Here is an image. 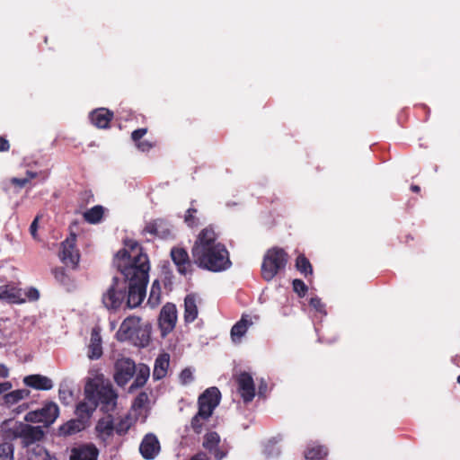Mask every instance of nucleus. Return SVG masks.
<instances>
[{
    "label": "nucleus",
    "mask_w": 460,
    "mask_h": 460,
    "mask_svg": "<svg viewBox=\"0 0 460 460\" xmlns=\"http://www.w3.org/2000/svg\"><path fill=\"white\" fill-rule=\"evenodd\" d=\"M113 262L128 282L127 306L137 307L146 296L148 282L150 264L146 253L137 241L127 239L123 248L115 254Z\"/></svg>",
    "instance_id": "1"
},
{
    "label": "nucleus",
    "mask_w": 460,
    "mask_h": 460,
    "mask_svg": "<svg viewBox=\"0 0 460 460\" xmlns=\"http://www.w3.org/2000/svg\"><path fill=\"white\" fill-rule=\"evenodd\" d=\"M84 394L97 401L103 411H111L116 408L118 394L111 382L102 374L90 378L84 386Z\"/></svg>",
    "instance_id": "2"
},
{
    "label": "nucleus",
    "mask_w": 460,
    "mask_h": 460,
    "mask_svg": "<svg viewBox=\"0 0 460 460\" xmlns=\"http://www.w3.org/2000/svg\"><path fill=\"white\" fill-rule=\"evenodd\" d=\"M151 325L144 323L138 316L130 315L125 318L116 332L120 341H129L135 345L146 346L149 342Z\"/></svg>",
    "instance_id": "3"
},
{
    "label": "nucleus",
    "mask_w": 460,
    "mask_h": 460,
    "mask_svg": "<svg viewBox=\"0 0 460 460\" xmlns=\"http://www.w3.org/2000/svg\"><path fill=\"white\" fill-rule=\"evenodd\" d=\"M193 258L198 266L211 271L225 270L231 265L228 251L224 244L212 246L203 256L198 253Z\"/></svg>",
    "instance_id": "4"
},
{
    "label": "nucleus",
    "mask_w": 460,
    "mask_h": 460,
    "mask_svg": "<svg viewBox=\"0 0 460 460\" xmlns=\"http://www.w3.org/2000/svg\"><path fill=\"white\" fill-rule=\"evenodd\" d=\"M288 254L280 247L269 249L262 260L261 274L264 280L270 281L282 272L288 261Z\"/></svg>",
    "instance_id": "5"
},
{
    "label": "nucleus",
    "mask_w": 460,
    "mask_h": 460,
    "mask_svg": "<svg viewBox=\"0 0 460 460\" xmlns=\"http://www.w3.org/2000/svg\"><path fill=\"white\" fill-rule=\"evenodd\" d=\"M39 297L40 293L34 288L22 289L14 283L0 286V299L9 303L22 304L26 301H36Z\"/></svg>",
    "instance_id": "6"
},
{
    "label": "nucleus",
    "mask_w": 460,
    "mask_h": 460,
    "mask_svg": "<svg viewBox=\"0 0 460 460\" xmlns=\"http://www.w3.org/2000/svg\"><path fill=\"white\" fill-rule=\"evenodd\" d=\"M218 233L212 225L203 228L195 240L192 247V256L200 253L204 255L205 252L212 246L222 244L217 241Z\"/></svg>",
    "instance_id": "7"
},
{
    "label": "nucleus",
    "mask_w": 460,
    "mask_h": 460,
    "mask_svg": "<svg viewBox=\"0 0 460 460\" xmlns=\"http://www.w3.org/2000/svg\"><path fill=\"white\" fill-rule=\"evenodd\" d=\"M126 285L114 278L111 287L102 295V304L109 310H116L120 307L125 298Z\"/></svg>",
    "instance_id": "8"
},
{
    "label": "nucleus",
    "mask_w": 460,
    "mask_h": 460,
    "mask_svg": "<svg viewBox=\"0 0 460 460\" xmlns=\"http://www.w3.org/2000/svg\"><path fill=\"white\" fill-rule=\"evenodd\" d=\"M58 414V406L55 402H49L42 408L28 412L24 420L27 422H41L48 427L56 420Z\"/></svg>",
    "instance_id": "9"
},
{
    "label": "nucleus",
    "mask_w": 460,
    "mask_h": 460,
    "mask_svg": "<svg viewBox=\"0 0 460 460\" xmlns=\"http://www.w3.org/2000/svg\"><path fill=\"white\" fill-rule=\"evenodd\" d=\"M76 236L71 234L64 242L61 243L58 256L62 262L66 266L75 269L80 259L79 251L75 247Z\"/></svg>",
    "instance_id": "10"
},
{
    "label": "nucleus",
    "mask_w": 460,
    "mask_h": 460,
    "mask_svg": "<svg viewBox=\"0 0 460 460\" xmlns=\"http://www.w3.org/2000/svg\"><path fill=\"white\" fill-rule=\"evenodd\" d=\"M136 374V364L128 358H122L116 361L114 366V380L119 386L126 385Z\"/></svg>",
    "instance_id": "11"
},
{
    "label": "nucleus",
    "mask_w": 460,
    "mask_h": 460,
    "mask_svg": "<svg viewBox=\"0 0 460 460\" xmlns=\"http://www.w3.org/2000/svg\"><path fill=\"white\" fill-rule=\"evenodd\" d=\"M202 447L214 456L216 460H222L228 453V446L226 442L221 443L219 435L211 431L203 438Z\"/></svg>",
    "instance_id": "12"
},
{
    "label": "nucleus",
    "mask_w": 460,
    "mask_h": 460,
    "mask_svg": "<svg viewBox=\"0 0 460 460\" xmlns=\"http://www.w3.org/2000/svg\"><path fill=\"white\" fill-rule=\"evenodd\" d=\"M15 435L22 439L23 446L30 447L43 440L45 431L41 427H34L22 423L16 428Z\"/></svg>",
    "instance_id": "13"
},
{
    "label": "nucleus",
    "mask_w": 460,
    "mask_h": 460,
    "mask_svg": "<svg viewBox=\"0 0 460 460\" xmlns=\"http://www.w3.org/2000/svg\"><path fill=\"white\" fill-rule=\"evenodd\" d=\"M237 391L244 402H250L255 396V386L252 376L246 372H241L234 376Z\"/></svg>",
    "instance_id": "14"
},
{
    "label": "nucleus",
    "mask_w": 460,
    "mask_h": 460,
    "mask_svg": "<svg viewBox=\"0 0 460 460\" xmlns=\"http://www.w3.org/2000/svg\"><path fill=\"white\" fill-rule=\"evenodd\" d=\"M219 390L217 387H210L199 397V411H204L207 416L211 417L215 408L219 404Z\"/></svg>",
    "instance_id": "15"
},
{
    "label": "nucleus",
    "mask_w": 460,
    "mask_h": 460,
    "mask_svg": "<svg viewBox=\"0 0 460 460\" xmlns=\"http://www.w3.org/2000/svg\"><path fill=\"white\" fill-rule=\"evenodd\" d=\"M176 321V307L173 304L167 303L163 306L159 316V326L163 336H165L173 330Z\"/></svg>",
    "instance_id": "16"
},
{
    "label": "nucleus",
    "mask_w": 460,
    "mask_h": 460,
    "mask_svg": "<svg viewBox=\"0 0 460 460\" xmlns=\"http://www.w3.org/2000/svg\"><path fill=\"white\" fill-rule=\"evenodd\" d=\"M144 234H149L152 236H156L162 239H167L172 236V230L168 224L164 219H155L146 223L143 229Z\"/></svg>",
    "instance_id": "17"
},
{
    "label": "nucleus",
    "mask_w": 460,
    "mask_h": 460,
    "mask_svg": "<svg viewBox=\"0 0 460 460\" xmlns=\"http://www.w3.org/2000/svg\"><path fill=\"white\" fill-rule=\"evenodd\" d=\"M171 258L181 274L186 275L191 272V261L185 249L173 247L171 250Z\"/></svg>",
    "instance_id": "18"
},
{
    "label": "nucleus",
    "mask_w": 460,
    "mask_h": 460,
    "mask_svg": "<svg viewBox=\"0 0 460 460\" xmlns=\"http://www.w3.org/2000/svg\"><path fill=\"white\" fill-rule=\"evenodd\" d=\"M99 451L93 444L80 445L73 447L69 460H97Z\"/></svg>",
    "instance_id": "19"
},
{
    "label": "nucleus",
    "mask_w": 460,
    "mask_h": 460,
    "mask_svg": "<svg viewBox=\"0 0 460 460\" xmlns=\"http://www.w3.org/2000/svg\"><path fill=\"white\" fill-rule=\"evenodd\" d=\"M139 450L146 459H154L160 452V443L153 434H147L142 440Z\"/></svg>",
    "instance_id": "20"
},
{
    "label": "nucleus",
    "mask_w": 460,
    "mask_h": 460,
    "mask_svg": "<svg viewBox=\"0 0 460 460\" xmlns=\"http://www.w3.org/2000/svg\"><path fill=\"white\" fill-rule=\"evenodd\" d=\"M200 299L194 294L186 296L184 299V320L186 323H192L198 317V305Z\"/></svg>",
    "instance_id": "21"
},
{
    "label": "nucleus",
    "mask_w": 460,
    "mask_h": 460,
    "mask_svg": "<svg viewBox=\"0 0 460 460\" xmlns=\"http://www.w3.org/2000/svg\"><path fill=\"white\" fill-rule=\"evenodd\" d=\"M328 454L327 447L317 442L308 443L304 451V456L307 460H323Z\"/></svg>",
    "instance_id": "22"
},
{
    "label": "nucleus",
    "mask_w": 460,
    "mask_h": 460,
    "mask_svg": "<svg viewBox=\"0 0 460 460\" xmlns=\"http://www.w3.org/2000/svg\"><path fill=\"white\" fill-rule=\"evenodd\" d=\"M252 325V321L248 315H243L231 330V338L234 342H240L248 328Z\"/></svg>",
    "instance_id": "23"
},
{
    "label": "nucleus",
    "mask_w": 460,
    "mask_h": 460,
    "mask_svg": "<svg viewBox=\"0 0 460 460\" xmlns=\"http://www.w3.org/2000/svg\"><path fill=\"white\" fill-rule=\"evenodd\" d=\"M24 384L35 389L49 390L53 386L52 381L47 376L31 375L24 378Z\"/></svg>",
    "instance_id": "24"
},
{
    "label": "nucleus",
    "mask_w": 460,
    "mask_h": 460,
    "mask_svg": "<svg viewBox=\"0 0 460 460\" xmlns=\"http://www.w3.org/2000/svg\"><path fill=\"white\" fill-rule=\"evenodd\" d=\"M102 354V338L100 332L93 329L89 344L88 356L90 358H99Z\"/></svg>",
    "instance_id": "25"
},
{
    "label": "nucleus",
    "mask_w": 460,
    "mask_h": 460,
    "mask_svg": "<svg viewBox=\"0 0 460 460\" xmlns=\"http://www.w3.org/2000/svg\"><path fill=\"white\" fill-rule=\"evenodd\" d=\"M84 395V400L79 402L76 407V414L81 418L89 417L97 407V401L94 398Z\"/></svg>",
    "instance_id": "26"
},
{
    "label": "nucleus",
    "mask_w": 460,
    "mask_h": 460,
    "mask_svg": "<svg viewBox=\"0 0 460 460\" xmlns=\"http://www.w3.org/2000/svg\"><path fill=\"white\" fill-rule=\"evenodd\" d=\"M170 356L166 353L160 355L155 362L153 376L155 379H162L165 376L169 367Z\"/></svg>",
    "instance_id": "27"
},
{
    "label": "nucleus",
    "mask_w": 460,
    "mask_h": 460,
    "mask_svg": "<svg viewBox=\"0 0 460 460\" xmlns=\"http://www.w3.org/2000/svg\"><path fill=\"white\" fill-rule=\"evenodd\" d=\"M96 430L100 436H111L115 430V425L112 417L111 415H107L102 418L96 425Z\"/></svg>",
    "instance_id": "28"
},
{
    "label": "nucleus",
    "mask_w": 460,
    "mask_h": 460,
    "mask_svg": "<svg viewBox=\"0 0 460 460\" xmlns=\"http://www.w3.org/2000/svg\"><path fill=\"white\" fill-rule=\"evenodd\" d=\"M146 128H139L132 132L131 137L137 147L142 152L149 151L154 145L149 141H142V137L146 134Z\"/></svg>",
    "instance_id": "29"
},
{
    "label": "nucleus",
    "mask_w": 460,
    "mask_h": 460,
    "mask_svg": "<svg viewBox=\"0 0 460 460\" xmlns=\"http://www.w3.org/2000/svg\"><path fill=\"white\" fill-rule=\"evenodd\" d=\"M83 429L82 421L78 420H71L59 427V434L63 436H70L79 432Z\"/></svg>",
    "instance_id": "30"
},
{
    "label": "nucleus",
    "mask_w": 460,
    "mask_h": 460,
    "mask_svg": "<svg viewBox=\"0 0 460 460\" xmlns=\"http://www.w3.org/2000/svg\"><path fill=\"white\" fill-rule=\"evenodd\" d=\"M104 214V208L102 206H95L84 213V218L90 224L101 222Z\"/></svg>",
    "instance_id": "31"
},
{
    "label": "nucleus",
    "mask_w": 460,
    "mask_h": 460,
    "mask_svg": "<svg viewBox=\"0 0 460 460\" xmlns=\"http://www.w3.org/2000/svg\"><path fill=\"white\" fill-rule=\"evenodd\" d=\"M30 392L26 389H18L5 394L4 396V403L7 405H13L20 402L21 400L29 396Z\"/></svg>",
    "instance_id": "32"
},
{
    "label": "nucleus",
    "mask_w": 460,
    "mask_h": 460,
    "mask_svg": "<svg viewBox=\"0 0 460 460\" xmlns=\"http://www.w3.org/2000/svg\"><path fill=\"white\" fill-rule=\"evenodd\" d=\"M162 288L159 280H155L152 284L147 304L152 307L157 306L161 303Z\"/></svg>",
    "instance_id": "33"
},
{
    "label": "nucleus",
    "mask_w": 460,
    "mask_h": 460,
    "mask_svg": "<svg viewBox=\"0 0 460 460\" xmlns=\"http://www.w3.org/2000/svg\"><path fill=\"white\" fill-rule=\"evenodd\" d=\"M148 377L149 368L146 366L140 367L133 384L129 387V392H133L135 389L142 387L146 383Z\"/></svg>",
    "instance_id": "34"
},
{
    "label": "nucleus",
    "mask_w": 460,
    "mask_h": 460,
    "mask_svg": "<svg viewBox=\"0 0 460 460\" xmlns=\"http://www.w3.org/2000/svg\"><path fill=\"white\" fill-rule=\"evenodd\" d=\"M210 417L207 416L204 413V411H199L196 413V415L192 418L190 426L193 431L196 434H199L202 432L203 428L205 426L206 421L208 420Z\"/></svg>",
    "instance_id": "35"
},
{
    "label": "nucleus",
    "mask_w": 460,
    "mask_h": 460,
    "mask_svg": "<svg viewBox=\"0 0 460 460\" xmlns=\"http://www.w3.org/2000/svg\"><path fill=\"white\" fill-rule=\"evenodd\" d=\"M296 268L299 270L305 277L313 274V268L308 261V259L304 255L300 254L297 256L296 260Z\"/></svg>",
    "instance_id": "36"
},
{
    "label": "nucleus",
    "mask_w": 460,
    "mask_h": 460,
    "mask_svg": "<svg viewBox=\"0 0 460 460\" xmlns=\"http://www.w3.org/2000/svg\"><path fill=\"white\" fill-rule=\"evenodd\" d=\"M29 460H55L51 457L48 451L41 446L36 445L30 452L28 456Z\"/></svg>",
    "instance_id": "37"
},
{
    "label": "nucleus",
    "mask_w": 460,
    "mask_h": 460,
    "mask_svg": "<svg viewBox=\"0 0 460 460\" xmlns=\"http://www.w3.org/2000/svg\"><path fill=\"white\" fill-rule=\"evenodd\" d=\"M114 425L115 431L118 434H125L132 425V419L126 415L120 418L116 423L114 422Z\"/></svg>",
    "instance_id": "38"
},
{
    "label": "nucleus",
    "mask_w": 460,
    "mask_h": 460,
    "mask_svg": "<svg viewBox=\"0 0 460 460\" xmlns=\"http://www.w3.org/2000/svg\"><path fill=\"white\" fill-rule=\"evenodd\" d=\"M198 210L195 208H190L185 214L184 222L190 227H195L199 224V218L197 216Z\"/></svg>",
    "instance_id": "39"
},
{
    "label": "nucleus",
    "mask_w": 460,
    "mask_h": 460,
    "mask_svg": "<svg viewBox=\"0 0 460 460\" xmlns=\"http://www.w3.org/2000/svg\"><path fill=\"white\" fill-rule=\"evenodd\" d=\"M148 402H149L148 394L145 392H142L135 398L132 407L136 411H141L147 407Z\"/></svg>",
    "instance_id": "40"
},
{
    "label": "nucleus",
    "mask_w": 460,
    "mask_h": 460,
    "mask_svg": "<svg viewBox=\"0 0 460 460\" xmlns=\"http://www.w3.org/2000/svg\"><path fill=\"white\" fill-rule=\"evenodd\" d=\"M0 460H13V446L11 443L0 444Z\"/></svg>",
    "instance_id": "41"
},
{
    "label": "nucleus",
    "mask_w": 460,
    "mask_h": 460,
    "mask_svg": "<svg viewBox=\"0 0 460 460\" xmlns=\"http://www.w3.org/2000/svg\"><path fill=\"white\" fill-rule=\"evenodd\" d=\"M36 177V173L32 172H27V177L19 179V178H12L10 180L11 183L19 188L24 187L31 179Z\"/></svg>",
    "instance_id": "42"
},
{
    "label": "nucleus",
    "mask_w": 460,
    "mask_h": 460,
    "mask_svg": "<svg viewBox=\"0 0 460 460\" xmlns=\"http://www.w3.org/2000/svg\"><path fill=\"white\" fill-rule=\"evenodd\" d=\"M91 123L99 128H107L111 122V117H90Z\"/></svg>",
    "instance_id": "43"
},
{
    "label": "nucleus",
    "mask_w": 460,
    "mask_h": 460,
    "mask_svg": "<svg viewBox=\"0 0 460 460\" xmlns=\"http://www.w3.org/2000/svg\"><path fill=\"white\" fill-rule=\"evenodd\" d=\"M293 289L299 297H304L307 292V287L301 279H295L293 281Z\"/></svg>",
    "instance_id": "44"
},
{
    "label": "nucleus",
    "mask_w": 460,
    "mask_h": 460,
    "mask_svg": "<svg viewBox=\"0 0 460 460\" xmlns=\"http://www.w3.org/2000/svg\"><path fill=\"white\" fill-rule=\"evenodd\" d=\"M310 306L313 307L316 312L318 313H321V314H326L325 312V309H324V304L321 301L320 298L318 297H312L310 299Z\"/></svg>",
    "instance_id": "45"
},
{
    "label": "nucleus",
    "mask_w": 460,
    "mask_h": 460,
    "mask_svg": "<svg viewBox=\"0 0 460 460\" xmlns=\"http://www.w3.org/2000/svg\"><path fill=\"white\" fill-rule=\"evenodd\" d=\"M180 379L183 385H187V384L190 383L193 380V374H192L191 370L189 368L183 369L181 372Z\"/></svg>",
    "instance_id": "46"
},
{
    "label": "nucleus",
    "mask_w": 460,
    "mask_h": 460,
    "mask_svg": "<svg viewBox=\"0 0 460 460\" xmlns=\"http://www.w3.org/2000/svg\"><path fill=\"white\" fill-rule=\"evenodd\" d=\"M53 274L55 279L61 283H66L67 279V276L62 268H57L53 270Z\"/></svg>",
    "instance_id": "47"
},
{
    "label": "nucleus",
    "mask_w": 460,
    "mask_h": 460,
    "mask_svg": "<svg viewBox=\"0 0 460 460\" xmlns=\"http://www.w3.org/2000/svg\"><path fill=\"white\" fill-rule=\"evenodd\" d=\"M89 115H113V112L107 108H96L90 111Z\"/></svg>",
    "instance_id": "48"
},
{
    "label": "nucleus",
    "mask_w": 460,
    "mask_h": 460,
    "mask_svg": "<svg viewBox=\"0 0 460 460\" xmlns=\"http://www.w3.org/2000/svg\"><path fill=\"white\" fill-rule=\"evenodd\" d=\"M277 444V440L275 438L270 439L265 445V451L268 455L274 454V447Z\"/></svg>",
    "instance_id": "49"
},
{
    "label": "nucleus",
    "mask_w": 460,
    "mask_h": 460,
    "mask_svg": "<svg viewBox=\"0 0 460 460\" xmlns=\"http://www.w3.org/2000/svg\"><path fill=\"white\" fill-rule=\"evenodd\" d=\"M40 217L37 216L34 220L32 221L31 226H30V232L31 234L34 239H37V227H38V222H39Z\"/></svg>",
    "instance_id": "50"
},
{
    "label": "nucleus",
    "mask_w": 460,
    "mask_h": 460,
    "mask_svg": "<svg viewBox=\"0 0 460 460\" xmlns=\"http://www.w3.org/2000/svg\"><path fill=\"white\" fill-rule=\"evenodd\" d=\"M189 460H210V458L207 453L199 451L198 453L191 456Z\"/></svg>",
    "instance_id": "51"
},
{
    "label": "nucleus",
    "mask_w": 460,
    "mask_h": 460,
    "mask_svg": "<svg viewBox=\"0 0 460 460\" xmlns=\"http://www.w3.org/2000/svg\"><path fill=\"white\" fill-rule=\"evenodd\" d=\"M9 148H10V144H9L8 140L4 137H0V152L8 151Z\"/></svg>",
    "instance_id": "52"
},
{
    "label": "nucleus",
    "mask_w": 460,
    "mask_h": 460,
    "mask_svg": "<svg viewBox=\"0 0 460 460\" xmlns=\"http://www.w3.org/2000/svg\"><path fill=\"white\" fill-rule=\"evenodd\" d=\"M11 387L12 384L10 382L0 383V394L7 392Z\"/></svg>",
    "instance_id": "53"
},
{
    "label": "nucleus",
    "mask_w": 460,
    "mask_h": 460,
    "mask_svg": "<svg viewBox=\"0 0 460 460\" xmlns=\"http://www.w3.org/2000/svg\"><path fill=\"white\" fill-rule=\"evenodd\" d=\"M9 375V369L4 364H0V377L5 378Z\"/></svg>",
    "instance_id": "54"
},
{
    "label": "nucleus",
    "mask_w": 460,
    "mask_h": 460,
    "mask_svg": "<svg viewBox=\"0 0 460 460\" xmlns=\"http://www.w3.org/2000/svg\"><path fill=\"white\" fill-rule=\"evenodd\" d=\"M411 190L413 191V192H416V193H419L420 191V186L418 185H411Z\"/></svg>",
    "instance_id": "55"
},
{
    "label": "nucleus",
    "mask_w": 460,
    "mask_h": 460,
    "mask_svg": "<svg viewBox=\"0 0 460 460\" xmlns=\"http://www.w3.org/2000/svg\"><path fill=\"white\" fill-rule=\"evenodd\" d=\"M336 340V338H333V339H326L325 341H329V342H332V341H334Z\"/></svg>",
    "instance_id": "56"
},
{
    "label": "nucleus",
    "mask_w": 460,
    "mask_h": 460,
    "mask_svg": "<svg viewBox=\"0 0 460 460\" xmlns=\"http://www.w3.org/2000/svg\"><path fill=\"white\" fill-rule=\"evenodd\" d=\"M44 41H45L46 44L48 43V38L47 37H45Z\"/></svg>",
    "instance_id": "57"
},
{
    "label": "nucleus",
    "mask_w": 460,
    "mask_h": 460,
    "mask_svg": "<svg viewBox=\"0 0 460 460\" xmlns=\"http://www.w3.org/2000/svg\"><path fill=\"white\" fill-rule=\"evenodd\" d=\"M457 382L460 385V376L457 377Z\"/></svg>",
    "instance_id": "58"
},
{
    "label": "nucleus",
    "mask_w": 460,
    "mask_h": 460,
    "mask_svg": "<svg viewBox=\"0 0 460 460\" xmlns=\"http://www.w3.org/2000/svg\"><path fill=\"white\" fill-rule=\"evenodd\" d=\"M56 460V459H55Z\"/></svg>",
    "instance_id": "59"
}]
</instances>
